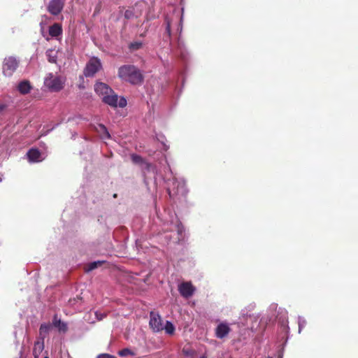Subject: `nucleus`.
<instances>
[{"label": "nucleus", "mask_w": 358, "mask_h": 358, "mask_svg": "<svg viewBox=\"0 0 358 358\" xmlns=\"http://www.w3.org/2000/svg\"><path fill=\"white\" fill-rule=\"evenodd\" d=\"M118 77L132 85H140L143 81V76L138 68L134 65L125 64L118 69Z\"/></svg>", "instance_id": "nucleus-1"}, {"label": "nucleus", "mask_w": 358, "mask_h": 358, "mask_svg": "<svg viewBox=\"0 0 358 358\" xmlns=\"http://www.w3.org/2000/svg\"><path fill=\"white\" fill-rule=\"evenodd\" d=\"M65 80L50 73L45 79V85L52 92H59L64 88Z\"/></svg>", "instance_id": "nucleus-2"}, {"label": "nucleus", "mask_w": 358, "mask_h": 358, "mask_svg": "<svg viewBox=\"0 0 358 358\" xmlns=\"http://www.w3.org/2000/svg\"><path fill=\"white\" fill-rule=\"evenodd\" d=\"M19 66V61L14 57H6L3 62V73L5 76L10 77L16 71Z\"/></svg>", "instance_id": "nucleus-3"}, {"label": "nucleus", "mask_w": 358, "mask_h": 358, "mask_svg": "<svg viewBox=\"0 0 358 358\" xmlns=\"http://www.w3.org/2000/svg\"><path fill=\"white\" fill-rule=\"evenodd\" d=\"M102 68V64L98 57H92L86 64L84 75L86 77H93Z\"/></svg>", "instance_id": "nucleus-4"}, {"label": "nucleus", "mask_w": 358, "mask_h": 358, "mask_svg": "<svg viewBox=\"0 0 358 358\" xmlns=\"http://www.w3.org/2000/svg\"><path fill=\"white\" fill-rule=\"evenodd\" d=\"M102 101L113 108H116L117 106L120 108H124L127 106V100L124 97H121L118 101V96L113 90L112 93L102 97Z\"/></svg>", "instance_id": "nucleus-5"}, {"label": "nucleus", "mask_w": 358, "mask_h": 358, "mask_svg": "<svg viewBox=\"0 0 358 358\" xmlns=\"http://www.w3.org/2000/svg\"><path fill=\"white\" fill-rule=\"evenodd\" d=\"M150 326L151 329L156 332L164 329L162 320L159 314L154 312L150 313Z\"/></svg>", "instance_id": "nucleus-6"}, {"label": "nucleus", "mask_w": 358, "mask_h": 358, "mask_svg": "<svg viewBox=\"0 0 358 358\" xmlns=\"http://www.w3.org/2000/svg\"><path fill=\"white\" fill-rule=\"evenodd\" d=\"M178 291L182 296L188 299L194 294L195 288L190 282H184L178 286Z\"/></svg>", "instance_id": "nucleus-7"}, {"label": "nucleus", "mask_w": 358, "mask_h": 358, "mask_svg": "<svg viewBox=\"0 0 358 358\" xmlns=\"http://www.w3.org/2000/svg\"><path fill=\"white\" fill-rule=\"evenodd\" d=\"M64 5L62 0H51L48 6V10L52 15H57L62 12Z\"/></svg>", "instance_id": "nucleus-8"}, {"label": "nucleus", "mask_w": 358, "mask_h": 358, "mask_svg": "<svg viewBox=\"0 0 358 358\" xmlns=\"http://www.w3.org/2000/svg\"><path fill=\"white\" fill-rule=\"evenodd\" d=\"M231 329L226 323H220L215 329V336L218 338H224L229 334Z\"/></svg>", "instance_id": "nucleus-9"}, {"label": "nucleus", "mask_w": 358, "mask_h": 358, "mask_svg": "<svg viewBox=\"0 0 358 358\" xmlns=\"http://www.w3.org/2000/svg\"><path fill=\"white\" fill-rule=\"evenodd\" d=\"M94 90L99 95L102 96V97L113 92V90L103 83H96L94 85Z\"/></svg>", "instance_id": "nucleus-10"}, {"label": "nucleus", "mask_w": 358, "mask_h": 358, "mask_svg": "<svg viewBox=\"0 0 358 358\" xmlns=\"http://www.w3.org/2000/svg\"><path fill=\"white\" fill-rule=\"evenodd\" d=\"M27 157L30 162H37L40 161L41 154L36 148L30 149L27 153Z\"/></svg>", "instance_id": "nucleus-11"}, {"label": "nucleus", "mask_w": 358, "mask_h": 358, "mask_svg": "<svg viewBox=\"0 0 358 358\" xmlns=\"http://www.w3.org/2000/svg\"><path fill=\"white\" fill-rule=\"evenodd\" d=\"M44 349V341H36L34 343V346L33 348V355L34 358H38L41 353L43 352Z\"/></svg>", "instance_id": "nucleus-12"}, {"label": "nucleus", "mask_w": 358, "mask_h": 358, "mask_svg": "<svg viewBox=\"0 0 358 358\" xmlns=\"http://www.w3.org/2000/svg\"><path fill=\"white\" fill-rule=\"evenodd\" d=\"M62 34V28L59 23H55L49 27V34L52 37H58Z\"/></svg>", "instance_id": "nucleus-13"}, {"label": "nucleus", "mask_w": 358, "mask_h": 358, "mask_svg": "<svg viewBox=\"0 0 358 358\" xmlns=\"http://www.w3.org/2000/svg\"><path fill=\"white\" fill-rule=\"evenodd\" d=\"M31 89V84L28 80L21 81L17 85V90L22 94H28Z\"/></svg>", "instance_id": "nucleus-14"}, {"label": "nucleus", "mask_w": 358, "mask_h": 358, "mask_svg": "<svg viewBox=\"0 0 358 358\" xmlns=\"http://www.w3.org/2000/svg\"><path fill=\"white\" fill-rule=\"evenodd\" d=\"M52 324L54 327L58 328L60 332L65 333L68 330L67 324L65 322L61 321L60 319H57V316L55 315L53 318Z\"/></svg>", "instance_id": "nucleus-15"}, {"label": "nucleus", "mask_w": 358, "mask_h": 358, "mask_svg": "<svg viewBox=\"0 0 358 358\" xmlns=\"http://www.w3.org/2000/svg\"><path fill=\"white\" fill-rule=\"evenodd\" d=\"M52 325L50 323L41 324L39 328V336L41 341H44V338L47 334H48Z\"/></svg>", "instance_id": "nucleus-16"}, {"label": "nucleus", "mask_w": 358, "mask_h": 358, "mask_svg": "<svg viewBox=\"0 0 358 358\" xmlns=\"http://www.w3.org/2000/svg\"><path fill=\"white\" fill-rule=\"evenodd\" d=\"M97 132H99L102 138H110V135L106 127L103 124H99L98 127L96 128Z\"/></svg>", "instance_id": "nucleus-17"}, {"label": "nucleus", "mask_w": 358, "mask_h": 358, "mask_svg": "<svg viewBox=\"0 0 358 358\" xmlns=\"http://www.w3.org/2000/svg\"><path fill=\"white\" fill-rule=\"evenodd\" d=\"M164 329H165L166 333L170 335L173 334L175 331V327L173 324L169 321H166V325Z\"/></svg>", "instance_id": "nucleus-18"}, {"label": "nucleus", "mask_w": 358, "mask_h": 358, "mask_svg": "<svg viewBox=\"0 0 358 358\" xmlns=\"http://www.w3.org/2000/svg\"><path fill=\"white\" fill-rule=\"evenodd\" d=\"M118 355L120 357H126L129 355L134 356L135 353L129 348H124L118 352Z\"/></svg>", "instance_id": "nucleus-19"}, {"label": "nucleus", "mask_w": 358, "mask_h": 358, "mask_svg": "<svg viewBox=\"0 0 358 358\" xmlns=\"http://www.w3.org/2000/svg\"><path fill=\"white\" fill-rule=\"evenodd\" d=\"M103 262H101V261L93 262L89 264L88 267L86 271H91L96 268L98 266L102 265Z\"/></svg>", "instance_id": "nucleus-20"}, {"label": "nucleus", "mask_w": 358, "mask_h": 358, "mask_svg": "<svg viewBox=\"0 0 358 358\" xmlns=\"http://www.w3.org/2000/svg\"><path fill=\"white\" fill-rule=\"evenodd\" d=\"M124 17L127 20H131L136 17L134 9L133 8H129L125 10L124 13Z\"/></svg>", "instance_id": "nucleus-21"}, {"label": "nucleus", "mask_w": 358, "mask_h": 358, "mask_svg": "<svg viewBox=\"0 0 358 358\" xmlns=\"http://www.w3.org/2000/svg\"><path fill=\"white\" fill-rule=\"evenodd\" d=\"M53 51L51 50H49L46 52V55L48 57V62L50 63H56L57 62V56L52 55Z\"/></svg>", "instance_id": "nucleus-22"}, {"label": "nucleus", "mask_w": 358, "mask_h": 358, "mask_svg": "<svg viewBox=\"0 0 358 358\" xmlns=\"http://www.w3.org/2000/svg\"><path fill=\"white\" fill-rule=\"evenodd\" d=\"M131 159L134 164H142L143 162L142 157L136 154H132L131 155Z\"/></svg>", "instance_id": "nucleus-23"}, {"label": "nucleus", "mask_w": 358, "mask_h": 358, "mask_svg": "<svg viewBox=\"0 0 358 358\" xmlns=\"http://www.w3.org/2000/svg\"><path fill=\"white\" fill-rule=\"evenodd\" d=\"M142 43L141 42H133L131 43L129 45V48L131 50H139L142 47Z\"/></svg>", "instance_id": "nucleus-24"}, {"label": "nucleus", "mask_w": 358, "mask_h": 358, "mask_svg": "<svg viewBox=\"0 0 358 358\" xmlns=\"http://www.w3.org/2000/svg\"><path fill=\"white\" fill-rule=\"evenodd\" d=\"M182 352L185 356L187 357H192L194 355V351L189 348H183Z\"/></svg>", "instance_id": "nucleus-25"}, {"label": "nucleus", "mask_w": 358, "mask_h": 358, "mask_svg": "<svg viewBox=\"0 0 358 358\" xmlns=\"http://www.w3.org/2000/svg\"><path fill=\"white\" fill-rule=\"evenodd\" d=\"M165 22L166 24V30L169 35H171V22L167 17L165 19Z\"/></svg>", "instance_id": "nucleus-26"}, {"label": "nucleus", "mask_w": 358, "mask_h": 358, "mask_svg": "<svg viewBox=\"0 0 358 358\" xmlns=\"http://www.w3.org/2000/svg\"><path fill=\"white\" fill-rule=\"evenodd\" d=\"M96 358H115V357L109 354H101Z\"/></svg>", "instance_id": "nucleus-27"}, {"label": "nucleus", "mask_w": 358, "mask_h": 358, "mask_svg": "<svg viewBox=\"0 0 358 358\" xmlns=\"http://www.w3.org/2000/svg\"><path fill=\"white\" fill-rule=\"evenodd\" d=\"M6 108V105L5 104H1L0 105V112H2L3 110H5Z\"/></svg>", "instance_id": "nucleus-28"}, {"label": "nucleus", "mask_w": 358, "mask_h": 358, "mask_svg": "<svg viewBox=\"0 0 358 358\" xmlns=\"http://www.w3.org/2000/svg\"><path fill=\"white\" fill-rule=\"evenodd\" d=\"M117 194H113V198H117Z\"/></svg>", "instance_id": "nucleus-29"}, {"label": "nucleus", "mask_w": 358, "mask_h": 358, "mask_svg": "<svg viewBox=\"0 0 358 358\" xmlns=\"http://www.w3.org/2000/svg\"><path fill=\"white\" fill-rule=\"evenodd\" d=\"M201 358H207L205 355H202Z\"/></svg>", "instance_id": "nucleus-30"}, {"label": "nucleus", "mask_w": 358, "mask_h": 358, "mask_svg": "<svg viewBox=\"0 0 358 358\" xmlns=\"http://www.w3.org/2000/svg\"><path fill=\"white\" fill-rule=\"evenodd\" d=\"M178 232H179V233H180V232H181L180 229H178Z\"/></svg>", "instance_id": "nucleus-31"}, {"label": "nucleus", "mask_w": 358, "mask_h": 358, "mask_svg": "<svg viewBox=\"0 0 358 358\" xmlns=\"http://www.w3.org/2000/svg\"><path fill=\"white\" fill-rule=\"evenodd\" d=\"M43 358H49V357H48V356H45V357H43Z\"/></svg>", "instance_id": "nucleus-32"}, {"label": "nucleus", "mask_w": 358, "mask_h": 358, "mask_svg": "<svg viewBox=\"0 0 358 358\" xmlns=\"http://www.w3.org/2000/svg\"><path fill=\"white\" fill-rule=\"evenodd\" d=\"M268 358H272V357H268Z\"/></svg>", "instance_id": "nucleus-33"}, {"label": "nucleus", "mask_w": 358, "mask_h": 358, "mask_svg": "<svg viewBox=\"0 0 358 358\" xmlns=\"http://www.w3.org/2000/svg\"><path fill=\"white\" fill-rule=\"evenodd\" d=\"M230 358H232V357H230Z\"/></svg>", "instance_id": "nucleus-34"}]
</instances>
